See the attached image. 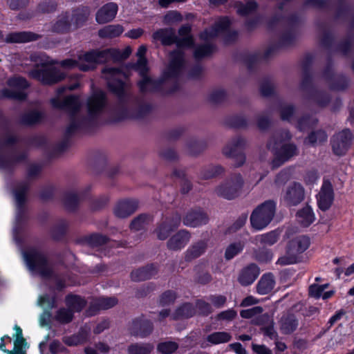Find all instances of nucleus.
I'll return each mask as SVG.
<instances>
[{"label": "nucleus", "mask_w": 354, "mask_h": 354, "mask_svg": "<svg viewBox=\"0 0 354 354\" xmlns=\"http://www.w3.org/2000/svg\"><path fill=\"white\" fill-rule=\"evenodd\" d=\"M78 86L75 83L69 86H62L57 91L56 95L50 100L53 107L66 110L71 115L70 123L67 127V132L72 133L75 131L84 128L90 120L103 110L105 104V94L102 91H95L87 101L88 117L84 118L80 111V102L75 95L65 96L64 93L66 89L74 90Z\"/></svg>", "instance_id": "nucleus-1"}, {"label": "nucleus", "mask_w": 354, "mask_h": 354, "mask_svg": "<svg viewBox=\"0 0 354 354\" xmlns=\"http://www.w3.org/2000/svg\"><path fill=\"white\" fill-rule=\"evenodd\" d=\"M191 28L189 26H183L178 31L180 38L175 41L177 44V50L171 53L169 55V64L163 72V79L175 77L178 75L183 68L184 64L183 48L190 47L193 44L192 38L189 35Z\"/></svg>", "instance_id": "nucleus-2"}, {"label": "nucleus", "mask_w": 354, "mask_h": 354, "mask_svg": "<svg viewBox=\"0 0 354 354\" xmlns=\"http://www.w3.org/2000/svg\"><path fill=\"white\" fill-rule=\"evenodd\" d=\"M31 59L37 66L30 72V76L45 84H52L61 81L64 74L53 66L55 62L45 55H33Z\"/></svg>", "instance_id": "nucleus-3"}, {"label": "nucleus", "mask_w": 354, "mask_h": 354, "mask_svg": "<svg viewBox=\"0 0 354 354\" xmlns=\"http://www.w3.org/2000/svg\"><path fill=\"white\" fill-rule=\"evenodd\" d=\"M230 21L227 17L221 18L217 20L214 26L211 30H206L200 35L204 45L198 46L194 51V57L201 59L211 54L214 46L210 44V41L216 37L220 32L224 31L230 25Z\"/></svg>", "instance_id": "nucleus-4"}, {"label": "nucleus", "mask_w": 354, "mask_h": 354, "mask_svg": "<svg viewBox=\"0 0 354 354\" xmlns=\"http://www.w3.org/2000/svg\"><path fill=\"white\" fill-rule=\"evenodd\" d=\"M276 205L272 201H268L257 206L250 216L252 227L256 230H262L272 220L275 213Z\"/></svg>", "instance_id": "nucleus-5"}, {"label": "nucleus", "mask_w": 354, "mask_h": 354, "mask_svg": "<svg viewBox=\"0 0 354 354\" xmlns=\"http://www.w3.org/2000/svg\"><path fill=\"white\" fill-rule=\"evenodd\" d=\"M98 63L97 50H92L79 53L77 57L66 59L59 64L64 69L78 68L81 71H86L93 69Z\"/></svg>", "instance_id": "nucleus-6"}, {"label": "nucleus", "mask_w": 354, "mask_h": 354, "mask_svg": "<svg viewBox=\"0 0 354 354\" xmlns=\"http://www.w3.org/2000/svg\"><path fill=\"white\" fill-rule=\"evenodd\" d=\"M23 257L29 270L33 274L47 277L50 270L44 256L37 250L30 248L23 252Z\"/></svg>", "instance_id": "nucleus-7"}, {"label": "nucleus", "mask_w": 354, "mask_h": 354, "mask_svg": "<svg viewBox=\"0 0 354 354\" xmlns=\"http://www.w3.org/2000/svg\"><path fill=\"white\" fill-rule=\"evenodd\" d=\"M84 300L79 296L69 295L66 298V308L57 310L55 319L61 323H68L73 317V314L80 312L85 306Z\"/></svg>", "instance_id": "nucleus-8"}, {"label": "nucleus", "mask_w": 354, "mask_h": 354, "mask_svg": "<svg viewBox=\"0 0 354 354\" xmlns=\"http://www.w3.org/2000/svg\"><path fill=\"white\" fill-rule=\"evenodd\" d=\"M102 74L107 80L110 89L118 96H121L127 88L126 83L123 82L127 77L126 73L115 68H106L103 70Z\"/></svg>", "instance_id": "nucleus-9"}, {"label": "nucleus", "mask_w": 354, "mask_h": 354, "mask_svg": "<svg viewBox=\"0 0 354 354\" xmlns=\"http://www.w3.org/2000/svg\"><path fill=\"white\" fill-rule=\"evenodd\" d=\"M243 179L241 174H236L219 185L216 192L218 195L227 198L232 199L236 197L243 186Z\"/></svg>", "instance_id": "nucleus-10"}, {"label": "nucleus", "mask_w": 354, "mask_h": 354, "mask_svg": "<svg viewBox=\"0 0 354 354\" xmlns=\"http://www.w3.org/2000/svg\"><path fill=\"white\" fill-rule=\"evenodd\" d=\"M310 245V239L306 236L293 238L288 243L287 253L290 256L288 259L282 257L279 259L281 263L291 264L295 262L296 256L306 250Z\"/></svg>", "instance_id": "nucleus-11"}, {"label": "nucleus", "mask_w": 354, "mask_h": 354, "mask_svg": "<svg viewBox=\"0 0 354 354\" xmlns=\"http://www.w3.org/2000/svg\"><path fill=\"white\" fill-rule=\"evenodd\" d=\"M8 88L2 91L3 97L15 100L25 99L26 94L24 90L28 86L27 81L21 77L10 78L8 82Z\"/></svg>", "instance_id": "nucleus-12"}, {"label": "nucleus", "mask_w": 354, "mask_h": 354, "mask_svg": "<svg viewBox=\"0 0 354 354\" xmlns=\"http://www.w3.org/2000/svg\"><path fill=\"white\" fill-rule=\"evenodd\" d=\"M268 146L274 152L277 158L282 162H285L297 154V149L295 145L283 143L281 139L277 138L274 140V143L270 142Z\"/></svg>", "instance_id": "nucleus-13"}, {"label": "nucleus", "mask_w": 354, "mask_h": 354, "mask_svg": "<svg viewBox=\"0 0 354 354\" xmlns=\"http://www.w3.org/2000/svg\"><path fill=\"white\" fill-rule=\"evenodd\" d=\"M246 141L242 137L233 138L223 149V153L228 157H235L239 160L236 164L237 167L242 165L245 162V156L241 150L245 145Z\"/></svg>", "instance_id": "nucleus-14"}, {"label": "nucleus", "mask_w": 354, "mask_h": 354, "mask_svg": "<svg viewBox=\"0 0 354 354\" xmlns=\"http://www.w3.org/2000/svg\"><path fill=\"white\" fill-rule=\"evenodd\" d=\"M352 133L348 129L343 130L337 133L333 139L332 147L336 155H344L351 146Z\"/></svg>", "instance_id": "nucleus-15"}, {"label": "nucleus", "mask_w": 354, "mask_h": 354, "mask_svg": "<svg viewBox=\"0 0 354 354\" xmlns=\"http://www.w3.org/2000/svg\"><path fill=\"white\" fill-rule=\"evenodd\" d=\"M283 198L288 205H297L304 198V189L298 183H291L286 188Z\"/></svg>", "instance_id": "nucleus-16"}, {"label": "nucleus", "mask_w": 354, "mask_h": 354, "mask_svg": "<svg viewBox=\"0 0 354 354\" xmlns=\"http://www.w3.org/2000/svg\"><path fill=\"white\" fill-rule=\"evenodd\" d=\"M132 50L130 46L126 47L122 51L116 48L107 49L104 50H97L99 63L113 60L119 61L127 58L131 53Z\"/></svg>", "instance_id": "nucleus-17"}, {"label": "nucleus", "mask_w": 354, "mask_h": 354, "mask_svg": "<svg viewBox=\"0 0 354 354\" xmlns=\"http://www.w3.org/2000/svg\"><path fill=\"white\" fill-rule=\"evenodd\" d=\"M333 201V190L329 181H324L320 192L317 195V203L319 207L323 210H327L331 206Z\"/></svg>", "instance_id": "nucleus-18"}, {"label": "nucleus", "mask_w": 354, "mask_h": 354, "mask_svg": "<svg viewBox=\"0 0 354 354\" xmlns=\"http://www.w3.org/2000/svg\"><path fill=\"white\" fill-rule=\"evenodd\" d=\"M208 222V217L201 209L191 210L186 214L183 223L189 227H196L205 225Z\"/></svg>", "instance_id": "nucleus-19"}, {"label": "nucleus", "mask_w": 354, "mask_h": 354, "mask_svg": "<svg viewBox=\"0 0 354 354\" xmlns=\"http://www.w3.org/2000/svg\"><path fill=\"white\" fill-rule=\"evenodd\" d=\"M190 238V234L187 231L180 230L169 239L167 247L171 250H180L187 244Z\"/></svg>", "instance_id": "nucleus-20"}, {"label": "nucleus", "mask_w": 354, "mask_h": 354, "mask_svg": "<svg viewBox=\"0 0 354 354\" xmlns=\"http://www.w3.org/2000/svg\"><path fill=\"white\" fill-rule=\"evenodd\" d=\"M118 12V6L115 3H109L102 6L96 14V21L99 24H105L112 21Z\"/></svg>", "instance_id": "nucleus-21"}, {"label": "nucleus", "mask_w": 354, "mask_h": 354, "mask_svg": "<svg viewBox=\"0 0 354 354\" xmlns=\"http://www.w3.org/2000/svg\"><path fill=\"white\" fill-rule=\"evenodd\" d=\"M136 200H125L119 202L115 209L114 214L117 217L125 218L133 214L138 208Z\"/></svg>", "instance_id": "nucleus-22"}, {"label": "nucleus", "mask_w": 354, "mask_h": 354, "mask_svg": "<svg viewBox=\"0 0 354 354\" xmlns=\"http://www.w3.org/2000/svg\"><path fill=\"white\" fill-rule=\"evenodd\" d=\"M28 185L26 183L19 185L14 192L17 206L16 223H19L23 212V205L26 201Z\"/></svg>", "instance_id": "nucleus-23"}, {"label": "nucleus", "mask_w": 354, "mask_h": 354, "mask_svg": "<svg viewBox=\"0 0 354 354\" xmlns=\"http://www.w3.org/2000/svg\"><path fill=\"white\" fill-rule=\"evenodd\" d=\"M231 338V335L227 332H214L207 335L206 339L201 343V346L202 348H207L212 345L228 342Z\"/></svg>", "instance_id": "nucleus-24"}, {"label": "nucleus", "mask_w": 354, "mask_h": 354, "mask_svg": "<svg viewBox=\"0 0 354 354\" xmlns=\"http://www.w3.org/2000/svg\"><path fill=\"white\" fill-rule=\"evenodd\" d=\"M259 274V269L254 264H250L243 268L239 277V281L243 286L252 283Z\"/></svg>", "instance_id": "nucleus-25"}, {"label": "nucleus", "mask_w": 354, "mask_h": 354, "mask_svg": "<svg viewBox=\"0 0 354 354\" xmlns=\"http://www.w3.org/2000/svg\"><path fill=\"white\" fill-rule=\"evenodd\" d=\"M180 224V218H176L172 220H167L162 223L156 229V234L159 239H166L170 232L177 228Z\"/></svg>", "instance_id": "nucleus-26"}, {"label": "nucleus", "mask_w": 354, "mask_h": 354, "mask_svg": "<svg viewBox=\"0 0 354 354\" xmlns=\"http://www.w3.org/2000/svg\"><path fill=\"white\" fill-rule=\"evenodd\" d=\"M296 217L297 222L303 227H308L315 220L312 208L308 205L299 210Z\"/></svg>", "instance_id": "nucleus-27"}, {"label": "nucleus", "mask_w": 354, "mask_h": 354, "mask_svg": "<svg viewBox=\"0 0 354 354\" xmlns=\"http://www.w3.org/2000/svg\"><path fill=\"white\" fill-rule=\"evenodd\" d=\"M206 249V243L204 241H199L192 245L185 253V259L191 261L202 255Z\"/></svg>", "instance_id": "nucleus-28"}, {"label": "nucleus", "mask_w": 354, "mask_h": 354, "mask_svg": "<svg viewBox=\"0 0 354 354\" xmlns=\"http://www.w3.org/2000/svg\"><path fill=\"white\" fill-rule=\"evenodd\" d=\"M37 35L30 32H12L7 35V42L22 43L36 40Z\"/></svg>", "instance_id": "nucleus-29"}, {"label": "nucleus", "mask_w": 354, "mask_h": 354, "mask_svg": "<svg viewBox=\"0 0 354 354\" xmlns=\"http://www.w3.org/2000/svg\"><path fill=\"white\" fill-rule=\"evenodd\" d=\"M275 285L273 276L271 274H264L257 284V292L260 295H266L272 291Z\"/></svg>", "instance_id": "nucleus-30"}, {"label": "nucleus", "mask_w": 354, "mask_h": 354, "mask_svg": "<svg viewBox=\"0 0 354 354\" xmlns=\"http://www.w3.org/2000/svg\"><path fill=\"white\" fill-rule=\"evenodd\" d=\"M147 71L144 75H140L142 80L138 82L140 91L142 92H151L157 90L160 82L152 80L147 76Z\"/></svg>", "instance_id": "nucleus-31"}, {"label": "nucleus", "mask_w": 354, "mask_h": 354, "mask_svg": "<svg viewBox=\"0 0 354 354\" xmlns=\"http://www.w3.org/2000/svg\"><path fill=\"white\" fill-rule=\"evenodd\" d=\"M124 32L121 25H109L99 30L98 35L101 38H114L120 36Z\"/></svg>", "instance_id": "nucleus-32"}, {"label": "nucleus", "mask_w": 354, "mask_h": 354, "mask_svg": "<svg viewBox=\"0 0 354 354\" xmlns=\"http://www.w3.org/2000/svg\"><path fill=\"white\" fill-rule=\"evenodd\" d=\"M147 47L142 45L139 47L136 53L138 62L135 65V69L139 73L140 75H142L146 71H148L147 61L145 57Z\"/></svg>", "instance_id": "nucleus-33"}, {"label": "nucleus", "mask_w": 354, "mask_h": 354, "mask_svg": "<svg viewBox=\"0 0 354 354\" xmlns=\"http://www.w3.org/2000/svg\"><path fill=\"white\" fill-rule=\"evenodd\" d=\"M155 273V268L153 266H149L133 271L131 277L136 281H143L151 278Z\"/></svg>", "instance_id": "nucleus-34"}, {"label": "nucleus", "mask_w": 354, "mask_h": 354, "mask_svg": "<svg viewBox=\"0 0 354 354\" xmlns=\"http://www.w3.org/2000/svg\"><path fill=\"white\" fill-rule=\"evenodd\" d=\"M279 233L277 231H271L268 233L256 236L254 239L255 243L264 245H272L279 239Z\"/></svg>", "instance_id": "nucleus-35"}, {"label": "nucleus", "mask_w": 354, "mask_h": 354, "mask_svg": "<svg viewBox=\"0 0 354 354\" xmlns=\"http://www.w3.org/2000/svg\"><path fill=\"white\" fill-rule=\"evenodd\" d=\"M280 326L283 333L288 334L294 331L297 326L294 315H288L283 317L280 321Z\"/></svg>", "instance_id": "nucleus-36"}, {"label": "nucleus", "mask_w": 354, "mask_h": 354, "mask_svg": "<svg viewBox=\"0 0 354 354\" xmlns=\"http://www.w3.org/2000/svg\"><path fill=\"white\" fill-rule=\"evenodd\" d=\"M69 15L67 14L62 15L53 26V31L57 32H63L70 28Z\"/></svg>", "instance_id": "nucleus-37"}, {"label": "nucleus", "mask_w": 354, "mask_h": 354, "mask_svg": "<svg viewBox=\"0 0 354 354\" xmlns=\"http://www.w3.org/2000/svg\"><path fill=\"white\" fill-rule=\"evenodd\" d=\"M195 310L192 306L189 304H185L177 309L175 313L172 315V317L174 319L188 318L193 316Z\"/></svg>", "instance_id": "nucleus-38"}, {"label": "nucleus", "mask_w": 354, "mask_h": 354, "mask_svg": "<svg viewBox=\"0 0 354 354\" xmlns=\"http://www.w3.org/2000/svg\"><path fill=\"white\" fill-rule=\"evenodd\" d=\"M236 12L239 15L242 16L248 15L254 12L257 8V3L253 0H250L247 3L243 4L241 2H237L235 4Z\"/></svg>", "instance_id": "nucleus-39"}, {"label": "nucleus", "mask_w": 354, "mask_h": 354, "mask_svg": "<svg viewBox=\"0 0 354 354\" xmlns=\"http://www.w3.org/2000/svg\"><path fill=\"white\" fill-rule=\"evenodd\" d=\"M244 248V243L239 241L230 244L225 250V258L230 260L239 254Z\"/></svg>", "instance_id": "nucleus-40"}, {"label": "nucleus", "mask_w": 354, "mask_h": 354, "mask_svg": "<svg viewBox=\"0 0 354 354\" xmlns=\"http://www.w3.org/2000/svg\"><path fill=\"white\" fill-rule=\"evenodd\" d=\"M153 349V346L149 344H135L129 347V354H149Z\"/></svg>", "instance_id": "nucleus-41"}, {"label": "nucleus", "mask_w": 354, "mask_h": 354, "mask_svg": "<svg viewBox=\"0 0 354 354\" xmlns=\"http://www.w3.org/2000/svg\"><path fill=\"white\" fill-rule=\"evenodd\" d=\"M326 139L327 136L324 131H317L316 132L311 133L306 139L305 142L306 143L315 145L326 141Z\"/></svg>", "instance_id": "nucleus-42"}, {"label": "nucleus", "mask_w": 354, "mask_h": 354, "mask_svg": "<svg viewBox=\"0 0 354 354\" xmlns=\"http://www.w3.org/2000/svg\"><path fill=\"white\" fill-rule=\"evenodd\" d=\"M170 30L168 29H160L155 32L153 37L155 40H159L164 44H169L174 42L172 37L169 36Z\"/></svg>", "instance_id": "nucleus-43"}, {"label": "nucleus", "mask_w": 354, "mask_h": 354, "mask_svg": "<svg viewBox=\"0 0 354 354\" xmlns=\"http://www.w3.org/2000/svg\"><path fill=\"white\" fill-rule=\"evenodd\" d=\"M14 329L15 330V340L14 342V345L16 348H20L21 349H24L26 351L28 345L25 339L23 337L22 330L17 325L15 326Z\"/></svg>", "instance_id": "nucleus-44"}, {"label": "nucleus", "mask_w": 354, "mask_h": 354, "mask_svg": "<svg viewBox=\"0 0 354 354\" xmlns=\"http://www.w3.org/2000/svg\"><path fill=\"white\" fill-rule=\"evenodd\" d=\"M148 222L149 217L147 216L140 215L132 221L131 229L135 231L140 230L145 227Z\"/></svg>", "instance_id": "nucleus-45"}, {"label": "nucleus", "mask_w": 354, "mask_h": 354, "mask_svg": "<svg viewBox=\"0 0 354 354\" xmlns=\"http://www.w3.org/2000/svg\"><path fill=\"white\" fill-rule=\"evenodd\" d=\"M109 347L104 344L99 343L93 346H88L85 348L86 354H100L106 353L109 351Z\"/></svg>", "instance_id": "nucleus-46"}, {"label": "nucleus", "mask_w": 354, "mask_h": 354, "mask_svg": "<svg viewBox=\"0 0 354 354\" xmlns=\"http://www.w3.org/2000/svg\"><path fill=\"white\" fill-rule=\"evenodd\" d=\"M178 348V344L174 342H165L158 346V350L163 354H170Z\"/></svg>", "instance_id": "nucleus-47"}, {"label": "nucleus", "mask_w": 354, "mask_h": 354, "mask_svg": "<svg viewBox=\"0 0 354 354\" xmlns=\"http://www.w3.org/2000/svg\"><path fill=\"white\" fill-rule=\"evenodd\" d=\"M42 115L41 113L38 111H31L24 115L22 122L26 124H32L40 121Z\"/></svg>", "instance_id": "nucleus-48"}, {"label": "nucleus", "mask_w": 354, "mask_h": 354, "mask_svg": "<svg viewBox=\"0 0 354 354\" xmlns=\"http://www.w3.org/2000/svg\"><path fill=\"white\" fill-rule=\"evenodd\" d=\"M44 354H67V351L59 342L53 341L49 345V353Z\"/></svg>", "instance_id": "nucleus-49"}, {"label": "nucleus", "mask_w": 354, "mask_h": 354, "mask_svg": "<svg viewBox=\"0 0 354 354\" xmlns=\"http://www.w3.org/2000/svg\"><path fill=\"white\" fill-rule=\"evenodd\" d=\"M182 15L177 11L171 10L168 12L164 17V22L166 24H172L182 21Z\"/></svg>", "instance_id": "nucleus-50"}, {"label": "nucleus", "mask_w": 354, "mask_h": 354, "mask_svg": "<svg viewBox=\"0 0 354 354\" xmlns=\"http://www.w3.org/2000/svg\"><path fill=\"white\" fill-rule=\"evenodd\" d=\"M328 284L317 285L313 284L309 287V294L311 297L316 299L322 297L323 292L327 288Z\"/></svg>", "instance_id": "nucleus-51"}, {"label": "nucleus", "mask_w": 354, "mask_h": 354, "mask_svg": "<svg viewBox=\"0 0 354 354\" xmlns=\"http://www.w3.org/2000/svg\"><path fill=\"white\" fill-rule=\"evenodd\" d=\"M263 312V308L260 306H255L250 309L243 310L241 311V316L243 318H253L260 315Z\"/></svg>", "instance_id": "nucleus-52"}, {"label": "nucleus", "mask_w": 354, "mask_h": 354, "mask_svg": "<svg viewBox=\"0 0 354 354\" xmlns=\"http://www.w3.org/2000/svg\"><path fill=\"white\" fill-rule=\"evenodd\" d=\"M118 302L115 297H102L99 299L97 306L99 309H108L114 306Z\"/></svg>", "instance_id": "nucleus-53"}, {"label": "nucleus", "mask_w": 354, "mask_h": 354, "mask_svg": "<svg viewBox=\"0 0 354 354\" xmlns=\"http://www.w3.org/2000/svg\"><path fill=\"white\" fill-rule=\"evenodd\" d=\"M86 340V337L82 335H73L65 337L64 341L68 346H76L82 344Z\"/></svg>", "instance_id": "nucleus-54"}, {"label": "nucleus", "mask_w": 354, "mask_h": 354, "mask_svg": "<svg viewBox=\"0 0 354 354\" xmlns=\"http://www.w3.org/2000/svg\"><path fill=\"white\" fill-rule=\"evenodd\" d=\"M38 304L44 308H52L55 304V299L47 295L40 297L38 300Z\"/></svg>", "instance_id": "nucleus-55"}, {"label": "nucleus", "mask_w": 354, "mask_h": 354, "mask_svg": "<svg viewBox=\"0 0 354 354\" xmlns=\"http://www.w3.org/2000/svg\"><path fill=\"white\" fill-rule=\"evenodd\" d=\"M107 241L106 236L100 234H93L89 238V243L92 246H100Z\"/></svg>", "instance_id": "nucleus-56"}, {"label": "nucleus", "mask_w": 354, "mask_h": 354, "mask_svg": "<svg viewBox=\"0 0 354 354\" xmlns=\"http://www.w3.org/2000/svg\"><path fill=\"white\" fill-rule=\"evenodd\" d=\"M10 338L8 336H4L1 337V342L0 343V350L4 353L8 354H26V351L24 349H21L20 348H16L14 345V348L12 351H9L6 348V345L3 342L4 338Z\"/></svg>", "instance_id": "nucleus-57"}, {"label": "nucleus", "mask_w": 354, "mask_h": 354, "mask_svg": "<svg viewBox=\"0 0 354 354\" xmlns=\"http://www.w3.org/2000/svg\"><path fill=\"white\" fill-rule=\"evenodd\" d=\"M237 313L234 310L229 309L219 313L218 317L221 320L231 321L234 319Z\"/></svg>", "instance_id": "nucleus-58"}, {"label": "nucleus", "mask_w": 354, "mask_h": 354, "mask_svg": "<svg viewBox=\"0 0 354 354\" xmlns=\"http://www.w3.org/2000/svg\"><path fill=\"white\" fill-rule=\"evenodd\" d=\"M176 299V295L172 291H167L162 294L160 298V303L167 305L173 302Z\"/></svg>", "instance_id": "nucleus-59"}, {"label": "nucleus", "mask_w": 354, "mask_h": 354, "mask_svg": "<svg viewBox=\"0 0 354 354\" xmlns=\"http://www.w3.org/2000/svg\"><path fill=\"white\" fill-rule=\"evenodd\" d=\"M225 96V93L223 90L219 89L214 91L210 95V100L214 102H218L223 100Z\"/></svg>", "instance_id": "nucleus-60"}, {"label": "nucleus", "mask_w": 354, "mask_h": 354, "mask_svg": "<svg viewBox=\"0 0 354 354\" xmlns=\"http://www.w3.org/2000/svg\"><path fill=\"white\" fill-rule=\"evenodd\" d=\"M210 301L213 305L219 308L224 305L226 301V298L222 295L212 296L210 298Z\"/></svg>", "instance_id": "nucleus-61"}, {"label": "nucleus", "mask_w": 354, "mask_h": 354, "mask_svg": "<svg viewBox=\"0 0 354 354\" xmlns=\"http://www.w3.org/2000/svg\"><path fill=\"white\" fill-rule=\"evenodd\" d=\"M319 176L316 171H309L306 174L305 182L307 185H313L317 182Z\"/></svg>", "instance_id": "nucleus-62"}, {"label": "nucleus", "mask_w": 354, "mask_h": 354, "mask_svg": "<svg viewBox=\"0 0 354 354\" xmlns=\"http://www.w3.org/2000/svg\"><path fill=\"white\" fill-rule=\"evenodd\" d=\"M144 31L142 28L132 29L125 33V36L131 39H138L141 37Z\"/></svg>", "instance_id": "nucleus-63"}, {"label": "nucleus", "mask_w": 354, "mask_h": 354, "mask_svg": "<svg viewBox=\"0 0 354 354\" xmlns=\"http://www.w3.org/2000/svg\"><path fill=\"white\" fill-rule=\"evenodd\" d=\"M253 351L257 354H272V351L264 345H252Z\"/></svg>", "instance_id": "nucleus-64"}]
</instances>
